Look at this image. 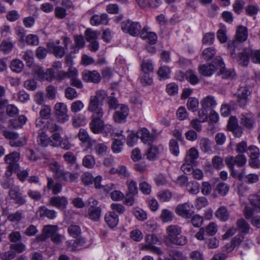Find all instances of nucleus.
<instances>
[{
  "label": "nucleus",
  "instance_id": "nucleus-1",
  "mask_svg": "<svg viewBox=\"0 0 260 260\" xmlns=\"http://www.w3.org/2000/svg\"><path fill=\"white\" fill-rule=\"evenodd\" d=\"M107 96L105 90H99L94 95H91L89 101L87 111L92 113V115L104 116L105 113L103 108L104 102Z\"/></svg>",
  "mask_w": 260,
  "mask_h": 260
},
{
  "label": "nucleus",
  "instance_id": "nucleus-2",
  "mask_svg": "<svg viewBox=\"0 0 260 260\" xmlns=\"http://www.w3.org/2000/svg\"><path fill=\"white\" fill-rule=\"evenodd\" d=\"M225 162L231 171V175L234 178L242 180L244 177V169H235V166L243 167L246 162V158L243 154H239L235 157L229 156L225 159Z\"/></svg>",
  "mask_w": 260,
  "mask_h": 260
},
{
  "label": "nucleus",
  "instance_id": "nucleus-3",
  "mask_svg": "<svg viewBox=\"0 0 260 260\" xmlns=\"http://www.w3.org/2000/svg\"><path fill=\"white\" fill-rule=\"evenodd\" d=\"M168 239L173 244L183 246L187 243V239L181 234L182 228L177 225H171L166 230Z\"/></svg>",
  "mask_w": 260,
  "mask_h": 260
},
{
  "label": "nucleus",
  "instance_id": "nucleus-4",
  "mask_svg": "<svg viewBox=\"0 0 260 260\" xmlns=\"http://www.w3.org/2000/svg\"><path fill=\"white\" fill-rule=\"evenodd\" d=\"M248 35V29L245 26L240 25L237 28L235 40L229 41L228 45V49L230 50L233 57H235V48L238 46L240 43H242L247 40Z\"/></svg>",
  "mask_w": 260,
  "mask_h": 260
},
{
  "label": "nucleus",
  "instance_id": "nucleus-5",
  "mask_svg": "<svg viewBox=\"0 0 260 260\" xmlns=\"http://www.w3.org/2000/svg\"><path fill=\"white\" fill-rule=\"evenodd\" d=\"M141 28L139 22H134L129 19L123 21L121 23L122 30L133 37H137L141 34Z\"/></svg>",
  "mask_w": 260,
  "mask_h": 260
},
{
  "label": "nucleus",
  "instance_id": "nucleus-6",
  "mask_svg": "<svg viewBox=\"0 0 260 260\" xmlns=\"http://www.w3.org/2000/svg\"><path fill=\"white\" fill-rule=\"evenodd\" d=\"M71 40L69 38H65L63 40L64 47L56 45L53 43L48 44L47 47L50 52L53 53L55 57L61 58L64 55L68 50V46Z\"/></svg>",
  "mask_w": 260,
  "mask_h": 260
},
{
  "label": "nucleus",
  "instance_id": "nucleus-7",
  "mask_svg": "<svg viewBox=\"0 0 260 260\" xmlns=\"http://www.w3.org/2000/svg\"><path fill=\"white\" fill-rule=\"evenodd\" d=\"M175 212L182 218L189 219L194 213L193 206L189 202L179 204L175 209Z\"/></svg>",
  "mask_w": 260,
  "mask_h": 260
},
{
  "label": "nucleus",
  "instance_id": "nucleus-8",
  "mask_svg": "<svg viewBox=\"0 0 260 260\" xmlns=\"http://www.w3.org/2000/svg\"><path fill=\"white\" fill-rule=\"evenodd\" d=\"M164 152V147L161 144L157 145L151 144L149 145L145 155L146 158L150 160L154 161L159 158Z\"/></svg>",
  "mask_w": 260,
  "mask_h": 260
},
{
  "label": "nucleus",
  "instance_id": "nucleus-9",
  "mask_svg": "<svg viewBox=\"0 0 260 260\" xmlns=\"http://www.w3.org/2000/svg\"><path fill=\"white\" fill-rule=\"evenodd\" d=\"M240 123L245 128L253 129L255 126V118L251 113H243L240 116Z\"/></svg>",
  "mask_w": 260,
  "mask_h": 260
},
{
  "label": "nucleus",
  "instance_id": "nucleus-10",
  "mask_svg": "<svg viewBox=\"0 0 260 260\" xmlns=\"http://www.w3.org/2000/svg\"><path fill=\"white\" fill-rule=\"evenodd\" d=\"M55 115L57 119L60 122H64L69 120V117L67 114V107L64 103H56L54 107Z\"/></svg>",
  "mask_w": 260,
  "mask_h": 260
},
{
  "label": "nucleus",
  "instance_id": "nucleus-11",
  "mask_svg": "<svg viewBox=\"0 0 260 260\" xmlns=\"http://www.w3.org/2000/svg\"><path fill=\"white\" fill-rule=\"evenodd\" d=\"M68 204V200L64 196H54L51 197L49 201V205L54 207L59 210H63Z\"/></svg>",
  "mask_w": 260,
  "mask_h": 260
},
{
  "label": "nucleus",
  "instance_id": "nucleus-12",
  "mask_svg": "<svg viewBox=\"0 0 260 260\" xmlns=\"http://www.w3.org/2000/svg\"><path fill=\"white\" fill-rule=\"evenodd\" d=\"M82 79L86 82L98 83L101 80V76L99 73L95 71L84 70L82 73Z\"/></svg>",
  "mask_w": 260,
  "mask_h": 260
},
{
  "label": "nucleus",
  "instance_id": "nucleus-13",
  "mask_svg": "<svg viewBox=\"0 0 260 260\" xmlns=\"http://www.w3.org/2000/svg\"><path fill=\"white\" fill-rule=\"evenodd\" d=\"M128 112L129 109L127 106L121 105L119 108L114 114L113 118L114 121L117 123L125 122Z\"/></svg>",
  "mask_w": 260,
  "mask_h": 260
},
{
  "label": "nucleus",
  "instance_id": "nucleus-14",
  "mask_svg": "<svg viewBox=\"0 0 260 260\" xmlns=\"http://www.w3.org/2000/svg\"><path fill=\"white\" fill-rule=\"evenodd\" d=\"M103 116L91 115V121L89 123L91 131L94 134H100L103 126L104 121L102 119Z\"/></svg>",
  "mask_w": 260,
  "mask_h": 260
},
{
  "label": "nucleus",
  "instance_id": "nucleus-15",
  "mask_svg": "<svg viewBox=\"0 0 260 260\" xmlns=\"http://www.w3.org/2000/svg\"><path fill=\"white\" fill-rule=\"evenodd\" d=\"M37 213L41 219H54L57 216V212L54 210L49 209L45 206L40 207Z\"/></svg>",
  "mask_w": 260,
  "mask_h": 260
},
{
  "label": "nucleus",
  "instance_id": "nucleus-16",
  "mask_svg": "<svg viewBox=\"0 0 260 260\" xmlns=\"http://www.w3.org/2000/svg\"><path fill=\"white\" fill-rule=\"evenodd\" d=\"M9 196L10 198L14 200L15 204L19 206L24 205L26 203V200L25 196H23L22 193L19 192L18 187L11 189L9 190Z\"/></svg>",
  "mask_w": 260,
  "mask_h": 260
},
{
  "label": "nucleus",
  "instance_id": "nucleus-17",
  "mask_svg": "<svg viewBox=\"0 0 260 260\" xmlns=\"http://www.w3.org/2000/svg\"><path fill=\"white\" fill-rule=\"evenodd\" d=\"M250 94L247 87H240L237 91V102L240 107H244L247 103V96Z\"/></svg>",
  "mask_w": 260,
  "mask_h": 260
},
{
  "label": "nucleus",
  "instance_id": "nucleus-18",
  "mask_svg": "<svg viewBox=\"0 0 260 260\" xmlns=\"http://www.w3.org/2000/svg\"><path fill=\"white\" fill-rule=\"evenodd\" d=\"M139 137L141 141L145 144L150 145L152 144L155 139L154 134L150 133L146 128H142L138 133Z\"/></svg>",
  "mask_w": 260,
  "mask_h": 260
},
{
  "label": "nucleus",
  "instance_id": "nucleus-19",
  "mask_svg": "<svg viewBox=\"0 0 260 260\" xmlns=\"http://www.w3.org/2000/svg\"><path fill=\"white\" fill-rule=\"evenodd\" d=\"M251 48H245L240 52L237 57V60L239 64L241 66H248L250 57Z\"/></svg>",
  "mask_w": 260,
  "mask_h": 260
},
{
  "label": "nucleus",
  "instance_id": "nucleus-20",
  "mask_svg": "<svg viewBox=\"0 0 260 260\" xmlns=\"http://www.w3.org/2000/svg\"><path fill=\"white\" fill-rule=\"evenodd\" d=\"M77 173H71L64 170H60L57 173V178L60 180L65 182H73L78 178Z\"/></svg>",
  "mask_w": 260,
  "mask_h": 260
},
{
  "label": "nucleus",
  "instance_id": "nucleus-21",
  "mask_svg": "<svg viewBox=\"0 0 260 260\" xmlns=\"http://www.w3.org/2000/svg\"><path fill=\"white\" fill-rule=\"evenodd\" d=\"M140 37L150 44H155L157 39V36L155 33L148 31V27L147 26H145L143 28L141 32Z\"/></svg>",
  "mask_w": 260,
  "mask_h": 260
},
{
  "label": "nucleus",
  "instance_id": "nucleus-22",
  "mask_svg": "<svg viewBox=\"0 0 260 260\" xmlns=\"http://www.w3.org/2000/svg\"><path fill=\"white\" fill-rule=\"evenodd\" d=\"M58 230L56 225H47L44 226L43 232L44 234L37 237L39 241H45L47 238H49L55 234Z\"/></svg>",
  "mask_w": 260,
  "mask_h": 260
},
{
  "label": "nucleus",
  "instance_id": "nucleus-23",
  "mask_svg": "<svg viewBox=\"0 0 260 260\" xmlns=\"http://www.w3.org/2000/svg\"><path fill=\"white\" fill-rule=\"evenodd\" d=\"M218 61L219 66L220 68L219 74L221 76V78L225 79H231L236 75L234 70L227 69L224 67V64L223 60L221 59H217Z\"/></svg>",
  "mask_w": 260,
  "mask_h": 260
},
{
  "label": "nucleus",
  "instance_id": "nucleus-24",
  "mask_svg": "<svg viewBox=\"0 0 260 260\" xmlns=\"http://www.w3.org/2000/svg\"><path fill=\"white\" fill-rule=\"evenodd\" d=\"M105 221L111 228L116 226L119 222L118 216L114 212H108L105 215Z\"/></svg>",
  "mask_w": 260,
  "mask_h": 260
},
{
  "label": "nucleus",
  "instance_id": "nucleus-25",
  "mask_svg": "<svg viewBox=\"0 0 260 260\" xmlns=\"http://www.w3.org/2000/svg\"><path fill=\"white\" fill-rule=\"evenodd\" d=\"M108 16L106 13L101 15H94L90 18V22L92 25L98 26L101 24H107L108 22Z\"/></svg>",
  "mask_w": 260,
  "mask_h": 260
},
{
  "label": "nucleus",
  "instance_id": "nucleus-26",
  "mask_svg": "<svg viewBox=\"0 0 260 260\" xmlns=\"http://www.w3.org/2000/svg\"><path fill=\"white\" fill-rule=\"evenodd\" d=\"M215 70V67L210 63L204 64L199 67V73L204 76H211Z\"/></svg>",
  "mask_w": 260,
  "mask_h": 260
},
{
  "label": "nucleus",
  "instance_id": "nucleus-27",
  "mask_svg": "<svg viewBox=\"0 0 260 260\" xmlns=\"http://www.w3.org/2000/svg\"><path fill=\"white\" fill-rule=\"evenodd\" d=\"M20 159V155L17 152H13L5 157V162L9 165V166H16V168L19 167L18 161Z\"/></svg>",
  "mask_w": 260,
  "mask_h": 260
},
{
  "label": "nucleus",
  "instance_id": "nucleus-28",
  "mask_svg": "<svg viewBox=\"0 0 260 260\" xmlns=\"http://www.w3.org/2000/svg\"><path fill=\"white\" fill-rule=\"evenodd\" d=\"M47 188L48 189H51L52 192L54 194H57L61 192L62 190V185L59 182L55 183L53 179L51 178H47Z\"/></svg>",
  "mask_w": 260,
  "mask_h": 260
},
{
  "label": "nucleus",
  "instance_id": "nucleus-29",
  "mask_svg": "<svg viewBox=\"0 0 260 260\" xmlns=\"http://www.w3.org/2000/svg\"><path fill=\"white\" fill-rule=\"evenodd\" d=\"M215 216L221 221H226L230 218V212L225 207H220L215 213Z\"/></svg>",
  "mask_w": 260,
  "mask_h": 260
},
{
  "label": "nucleus",
  "instance_id": "nucleus-30",
  "mask_svg": "<svg viewBox=\"0 0 260 260\" xmlns=\"http://www.w3.org/2000/svg\"><path fill=\"white\" fill-rule=\"evenodd\" d=\"M64 161L70 166L73 167L74 169H77L78 165L77 162V158L72 152H67L63 156Z\"/></svg>",
  "mask_w": 260,
  "mask_h": 260
},
{
  "label": "nucleus",
  "instance_id": "nucleus-31",
  "mask_svg": "<svg viewBox=\"0 0 260 260\" xmlns=\"http://www.w3.org/2000/svg\"><path fill=\"white\" fill-rule=\"evenodd\" d=\"M236 224L237 231H239L242 234L246 235L249 232L250 225L244 219H238Z\"/></svg>",
  "mask_w": 260,
  "mask_h": 260
},
{
  "label": "nucleus",
  "instance_id": "nucleus-32",
  "mask_svg": "<svg viewBox=\"0 0 260 260\" xmlns=\"http://www.w3.org/2000/svg\"><path fill=\"white\" fill-rule=\"evenodd\" d=\"M25 217L24 211L22 210H18L14 213L9 214L8 215V220L12 222H19Z\"/></svg>",
  "mask_w": 260,
  "mask_h": 260
},
{
  "label": "nucleus",
  "instance_id": "nucleus-33",
  "mask_svg": "<svg viewBox=\"0 0 260 260\" xmlns=\"http://www.w3.org/2000/svg\"><path fill=\"white\" fill-rule=\"evenodd\" d=\"M169 256L170 258H167L162 259L160 258L158 260H186V257L183 254V253L177 250H171L169 253Z\"/></svg>",
  "mask_w": 260,
  "mask_h": 260
},
{
  "label": "nucleus",
  "instance_id": "nucleus-34",
  "mask_svg": "<svg viewBox=\"0 0 260 260\" xmlns=\"http://www.w3.org/2000/svg\"><path fill=\"white\" fill-rule=\"evenodd\" d=\"M77 70L73 67H69L68 72H60L58 75L60 79H64L67 78H70L71 79H72L73 78L77 77Z\"/></svg>",
  "mask_w": 260,
  "mask_h": 260
},
{
  "label": "nucleus",
  "instance_id": "nucleus-35",
  "mask_svg": "<svg viewBox=\"0 0 260 260\" xmlns=\"http://www.w3.org/2000/svg\"><path fill=\"white\" fill-rule=\"evenodd\" d=\"M74 41L75 46H72V49L73 51H71V53H75L78 51L79 48H83L85 45V41L82 36H75L74 37Z\"/></svg>",
  "mask_w": 260,
  "mask_h": 260
},
{
  "label": "nucleus",
  "instance_id": "nucleus-36",
  "mask_svg": "<svg viewBox=\"0 0 260 260\" xmlns=\"http://www.w3.org/2000/svg\"><path fill=\"white\" fill-rule=\"evenodd\" d=\"M186 80L192 85H196L199 82L196 72L192 70H188L186 71Z\"/></svg>",
  "mask_w": 260,
  "mask_h": 260
},
{
  "label": "nucleus",
  "instance_id": "nucleus-37",
  "mask_svg": "<svg viewBox=\"0 0 260 260\" xmlns=\"http://www.w3.org/2000/svg\"><path fill=\"white\" fill-rule=\"evenodd\" d=\"M153 64L151 60H143L141 64V72L153 74Z\"/></svg>",
  "mask_w": 260,
  "mask_h": 260
},
{
  "label": "nucleus",
  "instance_id": "nucleus-38",
  "mask_svg": "<svg viewBox=\"0 0 260 260\" xmlns=\"http://www.w3.org/2000/svg\"><path fill=\"white\" fill-rule=\"evenodd\" d=\"M150 73L141 72L139 79L144 86L150 85L153 83V80Z\"/></svg>",
  "mask_w": 260,
  "mask_h": 260
},
{
  "label": "nucleus",
  "instance_id": "nucleus-39",
  "mask_svg": "<svg viewBox=\"0 0 260 260\" xmlns=\"http://www.w3.org/2000/svg\"><path fill=\"white\" fill-rule=\"evenodd\" d=\"M101 209L99 207H90L88 209L89 218L92 220H98L101 215Z\"/></svg>",
  "mask_w": 260,
  "mask_h": 260
},
{
  "label": "nucleus",
  "instance_id": "nucleus-40",
  "mask_svg": "<svg viewBox=\"0 0 260 260\" xmlns=\"http://www.w3.org/2000/svg\"><path fill=\"white\" fill-rule=\"evenodd\" d=\"M95 164V158L92 155H86L82 159V165L86 168L92 169L94 167Z\"/></svg>",
  "mask_w": 260,
  "mask_h": 260
},
{
  "label": "nucleus",
  "instance_id": "nucleus-41",
  "mask_svg": "<svg viewBox=\"0 0 260 260\" xmlns=\"http://www.w3.org/2000/svg\"><path fill=\"white\" fill-rule=\"evenodd\" d=\"M186 189L192 194H197L200 190V184L197 181H190L186 184Z\"/></svg>",
  "mask_w": 260,
  "mask_h": 260
},
{
  "label": "nucleus",
  "instance_id": "nucleus-42",
  "mask_svg": "<svg viewBox=\"0 0 260 260\" xmlns=\"http://www.w3.org/2000/svg\"><path fill=\"white\" fill-rule=\"evenodd\" d=\"M216 105V101L213 96L208 95L204 98L202 101V108L208 109L209 108H214Z\"/></svg>",
  "mask_w": 260,
  "mask_h": 260
},
{
  "label": "nucleus",
  "instance_id": "nucleus-43",
  "mask_svg": "<svg viewBox=\"0 0 260 260\" xmlns=\"http://www.w3.org/2000/svg\"><path fill=\"white\" fill-rule=\"evenodd\" d=\"M249 201L252 206L260 209V189L257 193L250 195Z\"/></svg>",
  "mask_w": 260,
  "mask_h": 260
},
{
  "label": "nucleus",
  "instance_id": "nucleus-44",
  "mask_svg": "<svg viewBox=\"0 0 260 260\" xmlns=\"http://www.w3.org/2000/svg\"><path fill=\"white\" fill-rule=\"evenodd\" d=\"M61 132H56L53 133L50 138V145L54 147H59V142L62 139L61 136H60V133Z\"/></svg>",
  "mask_w": 260,
  "mask_h": 260
},
{
  "label": "nucleus",
  "instance_id": "nucleus-45",
  "mask_svg": "<svg viewBox=\"0 0 260 260\" xmlns=\"http://www.w3.org/2000/svg\"><path fill=\"white\" fill-rule=\"evenodd\" d=\"M24 64L19 59H14L12 61L10 65L11 69L16 73H20L23 69Z\"/></svg>",
  "mask_w": 260,
  "mask_h": 260
},
{
  "label": "nucleus",
  "instance_id": "nucleus-46",
  "mask_svg": "<svg viewBox=\"0 0 260 260\" xmlns=\"http://www.w3.org/2000/svg\"><path fill=\"white\" fill-rule=\"evenodd\" d=\"M199 157V153L197 149L194 148H190L186 155L185 161L186 162H193Z\"/></svg>",
  "mask_w": 260,
  "mask_h": 260
},
{
  "label": "nucleus",
  "instance_id": "nucleus-47",
  "mask_svg": "<svg viewBox=\"0 0 260 260\" xmlns=\"http://www.w3.org/2000/svg\"><path fill=\"white\" fill-rule=\"evenodd\" d=\"M93 149L98 155L103 156L107 152V147L104 143H96Z\"/></svg>",
  "mask_w": 260,
  "mask_h": 260
},
{
  "label": "nucleus",
  "instance_id": "nucleus-48",
  "mask_svg": "<svg viewBox=\"0 0 260 260\" xmlns=\"http://www.w3.org/2000/svg\"><path fill=\"white\" fill-rule=\"evenodd\" d=\"M1 184L4 189H14V181L8 177H3L1 180Z\"/></svg>",
  "mask_w": 260,
  "mask_h": 260
},
{
  "label": "nucleus",
  "instance_id": "nucleus-49",
  "mask_svg": "<svg viewBox=\"0 0 260 260\" xmlns=\"http://www.w3.org/2000/svg\"><path fill=\"white\" fill-rule=\"evenodd\" d=\"M215 54V49L212 47H210L204 49L202 52V55L204 59L209 60L212 58Z\"/></svg>",
  "mask_w": 260,
  "mask_h": 260
},
{
  "label": "nucleus",
  "instance_id": "nucleus-50",
  "mask_svg": "<svg viewBox=\"0 0 260 260\" xmlns=\"http://www.w3.org/2000/svg\"><path fill=\"white\" fill-rule=\"evenodd\" d=\"M170 73V69L166 66H161L157 72L159 77L164 80L169 78Z\"/></svg>",
  "mask_w": 260,
  "mask_h": 260
},
{
  "label": "nucleus",
  "instance_id": "nucleus-51",
  "mask_svg": "<svg viewBox=\"0 0 260 260\" xmlns=\"http://www.w3.org/2000/svg\"><path fill=\"white\" fill-rule=\"evenodd\" d=\"M160 218L164 222L171 221L173 219V214L168 209H163L161 211Z\"/></svg>",
  "mask_w": 260,
  "mask_h": 260
},
{
  "label": "nucleus",
  "instance_id": "nucleus-52",
  "mask_svg": "<svg viewBox=\"0 0 260 260\" xmlns=\"http://www.w3.org/2000/svg\"><path fill=\"white\" fill-rule=\"evenodd\" d=\"M23 59L25 61L28 67H31L34 62V54L31 51H27L23 53Z\"/></svg>",
  "mask_w": 260,
  "mask_h": 260
},
{
  "label": "nucleus",
  "instance_id": "nucleus-53",
  "mask_svg": "<svg viewBox=\"0 0 260 260\" xmlns=\"http://www.w3.org/2000/svg\"><path fill=\"white\" fill-rule=\"evenodd\" d=\"M169 149L171 153L177 156L179 154V149L178 142L174 139H171L169 143Z\"/></svg>",
  "mask_w": 260,
  "mask_h": 260
},
{
  "label": "nucleus",
  "instance_id": "nucleus-54",
  "mask_svg": "<svg viewBox=\"0 0 260 260\" xmlns=\"http://www.w3.org/2000/svg\"><path fill=\"white\" fill-rule=\"evenodd\" d=\"M199 106L198 100L195 98H190L187 103V108L189 110L194 112L197 110Z\"/></svg>",
  "mask_w": 260,
  "mask_h": 260
},
{
  "label": "nucleus",
  "instance_id": "nucleus-55",
  "mask_svg": "<svg viewBox=\"0 0 260 260\" xmlns=\"http://www.w3.org/2000/svg\"><path fill=\"white\" fill-rule=\"evenodd\" d=\"M68 231L69 234L74 238L77 237L81 232L80 226L74 224L70 225Z\"/></svg>",
  "mask_w": 260,
  "mask_h": 260
},
{
  "label": "nucleus",
  "instance_id": "nucleus-56",
  "mask_svg": "<svg viewBox=\"0 0 260 260\" xmlns=\"http://www.w3.org/2000/svg\"><path fill=\"white\" fill-rule=\"evenodd\" d=\"M78 137L80 141L83 143H89L90 138L87 132L83 128H81L78 133Z\"/></svg>",
  "mask_w": 260,
  "mask_h": 260
},
{
  "label": "nucleus",
  "instance_id": "nucleus-57",
  "mask_svg": "<svg viewBox=\"0 0 260 260\" xmlns=\"http://www.w3.org/2000/svg\"><path fill=\"white\" fill-rule=\"evenodd\" d=\"M243 179L246 182L249 184H253L258 181L259 176L256 174L251 173L245 176L244 175V177L242 180Z\"/></svg>",
  "mask_w": 260,
  "mask_h": 260
},
{
  "label": "nucleus",
  "instance_id": "nucleus-58",
  "mask_svg": "<svg viewBox=\"0 0 260 260\" xmlns=\"http://www.w3.org/2000/svg\"><path fill=\"white\" fill-rule=\"evenodd\" d=\"M157 197L162 202H168L172 198V193L169 190H162L157 194Z\"/></svg>",
  "mask_w": 260,
  "mask_h": 260
},
{
  "label": "nucleus",
  "instance_id": "nucleus-59",
  "mask_svg": "<svg viewBox=\"0 0 260 260\" xmlns=\"http://www.w3.org/2000/svg\"><path fill=\"white\" fill-rule=\"evenodd\" d=\"M47 129L50 133L61 132L62 128L52 121H49L46 124Z\"/></svg>",
  "mask_w": 260,
  "mask_h": 260
},
{
  "label": "nucleus",
  "instance_id": "nucleus-60",
  "mask_svg": "<svg viewBox=\"0 0 260 260\" xmlns=\"http://www.w3.org/2000/svg\"><path fill=\"white\" fill-rule=\"evenodd\" d=\"M10 249L13 250L15 253H20L25 250L26 247L22 243H17L11 244L10 245Z\"/></svg>",
  "mask_w": 260,
  "mask_h": 260
},
{
  "label": "nucleus",
  "instance_id": "nucleus-61",
  "mask_svg": "<svg viewBox=\"0 0 260 260\" xmlns=\"http://www.w3.org/2000/svg\"><path fill=\"white\" fill-rule=\"evenodd\" d=\"M25 41L28 45L37 46L39 43L38 37L34 34L28 35L25 39Z\"/></svg>",
  "mask_w": 260,
  "mask_h": 260
},
{
  "label": "nucleus",
  "instance_id": "nucleus-62",
  "mask_svg": "<svg viewBox=\"0 0 260 260\" xmlns=\"http://www.w3.org/2000/svg\"><path fill=\"white\" fill-rule=\"evenodd\" d=\"M65 95L68 99L73 100L77 98L78 93L75 89L68 87L65 90Z\"/></svg>",
  "mask_w": 260,
  "mask_h": 260
},
{
  "label": "nucleus",
  "instance_id": "nucleus-63",
  "mask_svg": "<svg viewBox=\"0 0 260 260\" xmlns=\"http://www.w3.org/2000/svg\"><path fill=\"white\" fill-rule=\"evenodd\" d=\"M248 154L250 158H257L259 157V149L255 146H250L248 148Z\"/></svg>",
  "mask_w": 260,
  "mask_h": 260
},
{
  "label": "nucleus",
  "instance_id": "nucleus-64",
  "mask_svg": "<svg viewBox=\"0 0 260 260\" xmlns=\"http://www.w3.org/2000/svg\"><path fill=\"white\" fill-rule=\"evenodd\" d=\"M189 257L191 260H204L203 253L198 250L191 251L189 254Z\"/></svg>",
  "mask_w": 260,
  "mask_h": 260
}]
</instances>
